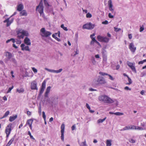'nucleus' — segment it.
<instances>
[{
    "mask_svg": "<svg viewBox=\"0 0 146 146\" xmlns=\"http://www.w3.org/2000/svg\"><path fill=\"white\" fill-rule=\"evenodd\" d=\"M17 35V37L19 38V39H16L15 42L17 44H20L21 42V41L20 40V39L23 38L25 36H28L29 34L27 32L24 30H21L18 32Z\"/></svg>",
    "mask_w": 146,
    "mask_h": 146,
    "instance_id": "obj_1",
    "label": "nucleus"
},
{
    "mask_svg": "<svg viewBox=\"0 0 146 146\" xmlns=\"http://www.w3.org/2000/svg\"><path fill=\"white\" fill-rule=\"evenodd\" d=\"M98 99L99 101L106 103L110 104L114 102V101L112 99L105 95L99 96Z\"/></svg>",
    "mask_w": 146,
    "mask_h": 146,
    "instance_id": "obj_2",
    "label": "nucleus"
},
{
    "mask_svg": "<svg viewBox=\"0 0 146 146\" xmlns=\"http://www.w3.org/2000/svg\"><path fill=\"white\" fill-rule=\"evenodd\" d=\"M41 35L43 37H47L51 35V33L48 31H46L44 28H42L40 30Z\"/></svg>",
    "mask_w": 146,
    "mask_h": 146,
    "instance_id": "obj_3",
    "label": "nucleus"
},
{
    "mask_svg": "<svg viewBox=\"0 0 146 146\" xmlns=\"http://www.w3.org/2000/svg\"><path fill=\"white\" fill-rule=\"evenodd\" d=\"M12 124L11 123L9 124L6 127L5 132L6 134V137L8 138L11 133L12 130L11 127Z\"/></svg>",
    "mask_w": 146,
    "mask_h": 146,
    "instance_id": "obj_4",
    "label": "nucleus"
},
{
    "mask_svg": "<svg viewBox=\"0 0 146 146\" xmlns=\"http://www.w3.org/2000/svg\"><path fill=\"white\" fill-rule=\"evenodd\" d=\"M94 82H96L95 84L96 85H99L105 84L106 82L103 77L99 76L97 80Z\"/></svg>",
    "mask_w": 146,
    "mask_h": 146,
    "instance_id": "obj_5",
    "label": "nucleus"
},
{
    "mask_svg": "<svg viewBox=\"0 0 146 146\" xmlns=\"http://www.w3.org/2000/svg\"><path fill=\"white\" fill-rule=\"evenodd\" d=\"M95 25L92 24L91 23L86 24L84 25L82 27L83 29H86L88 30L92 29L94 27Z\"/></svg>",
    "mask_w": 146,
    "mask_h": 146,
    "instance_id": "obj_6",
    "label": "nucleus"
},
{
    "mask_svg": "<svg viewBox=\"0 0 146 146\" xmlns=\"http://www.w3.org/2000/svg\"><path fill=\"white\" fill-rule=\"evenodd\" d=\"M98 41L101 42H108L109 40V39L106 37H103L100 35H98L97 37Z\"/></svg>",
    "mask_w": 146,
    "mask_h": 146,
    "instance_id": "obj_7",
    "label": "nucleus"
},
{
    "mask_svg": "<svg viewBox=\"0 0 146 146\" xmlns=\"http://www.w3.org/2000/svg\"><path fill=\"white\" fill-rule=\"evenodd\" d=\"M38 8V11L39 13L40 14H42L43 12L44 7L42 3V1H40L39 5L36 7V9H37Z\"/></svg>",
    "mask_w": 146,
    "mask_h": 146,
    "instance_id": "obj_8",
    "label": "nucleus"
},
{
    "mask_svg": "<svg viewBox=\"0 0 146 146\" xmlns=\"http://www.w3.org/2000/svg\"><path fill=\"white\" fill-rule=\"evenodd\" d=\"M31 88L32 90H37V82L35 80L32 81L31 83Z\"/></svg>",
    "mask_w": 146,
    "mask_h": 146,
    "instance_id": "obj_9",
    "label": "nucleus"
},
{
    "mask_svg": "<svg viewBox=\"0 0 146 146\" xmlns=\"http://www.w3.org/2000/svg\"><path fill=\"white\" fill-rule=\"evenodd\" d=\"M65 125L64 124H62L61 126V139L62 141H64V131Z\"/></svg>",
    "mask_w": 146,
    "mask_h": 146,
    "instance_id": "obj_10",
    "label": "nucleus"
},
{
    "mask_svg": "<svg viewBox=\"0 0 146 146\" xmlns=\"http://www.w3.org/2000/svg\"><path fill=\"white\" fill-rule=\"evenodd\" d=\"M46 81L45 80H44L42 83V85L40 90L39 94H42L44 90L46 87Z\"/></svg>",
    "mask_w": 146,
    "mask_h": 146,
    "instance_id": "obj_11",
    "label": "nucleus"
},
{
    "mask_svg": "<svg viewBox=\"0 0 146 146\" xmlns=\"http://www.w3.org/2000/svg\"><path fill=\"white\" fill-rule=\"evenodd\" d=\"M33 122V120L32 119H30L28 120L26 122V124H25V126H26L27 125H29V127L31 129H32V124Z\"/></svg>",
    "mask_w": 146,
    "mask_h": 146,
    "instance_id": "obj_12",
    "label": "nucleus"
},
{
    "mask_svg": "<svg viewBox=\"0 0 146 146\" xmlns=\"http://www.w3.org/2000/svg\"><path fill=\"white\" fill-rule=\"evenodd\" d=\"M129 48L130 50L133 52H135L136 48L133 43H131L129 44Z\"/></svg>",
    "mask_w": 146,
    "mask_h": 146,
    "instance_id": "obj_13",
    "label": "nucleus"
},
{
    "mask_svg": "<svg viewBox=\"0 0 146 146\" xmlns=\"http://www.w3.org/2000/svg\"><path fill=\"white\" fill-rule=\"evenodd\" d=\"M45 69L49 72H51L55 73H60V72H61L62 70V68L58 70H50V69H49L48 68H45Z\"/></svg>",
    "mask_w": 146,
    "mask_h": 146,
    "instance_id": "obj_14",
    "label": "nucleus"
},
{
    "mask_svg": "<svg viewBox=\"0 0 146 146\" xmlns=\"http://www.w3.org/2000/svg\"><path fill=\"white\" fill-rule=\"evenodd\" d=\"M135 127L133 125H128L126 126L123 127L122 129L120 130L121 131H125V130H129L130 129H133V127Z\"/></svg>",
    "mask_w": 146,
    "mask_h": 146,
    "instance_id": "obj_15",
    "label": "nucleus"
},
{
    "mask_svg": "<svg viewBox=\"0 0 146 146\" xmlns=\"http://www.w3.org/2000/svg\"><path fill=\"white\" fill-rule=\"evenodd\" d=\"M127 65L133 71L136 72L135 68L133 63L129 62L127 63Z\"/></svg>",
    "mask_w": 146,
    "mask_h": 146,
    "instance_id": "obj_16",
    "label": "nucleus"
},
{
    "mask_svg": "<svg viewBox=\"0 0 146 146\" xmlns=\"http://www.w3.org/2000/svg\"><path fill=\"white\" fill-rule=\"evenodd\" d=\"M21 50H25L26 51H30L29 47L28 46H25V45L23 44H22L21 45Z\"/></svg>",
    "mask_w": 146,
    "mask_h": 146,
    "instance_id": "obj_17",
    "label": "nucleus"
},
{
    "mask_svg": "<svg viewBox=\"0 0 146 146\" xmlns=\"http://www.w3.org/2000/svg\"><path fill=\"white\" fill-rule=\"evenodd\" d=\"M108 5L109 7L110 10L112 12H113V9L112 8L113 5L111 0H109L108 1Z\"/></svg>",
    "mask_w": 146,
    "mask_h": 146,
    "instance_id": "obj_18",
    "label": "nucleus"
},
{
    "mask_svg": "<svg viewBox=\"0 0 146 146\" xmlns=\"http://www.w3.org/2000/svg\"><path fill=\"white\" fill-rule=\"evenodd\" d=\"M24 42L25 44L27 45H30L31 44V42L30 39L27 37H26L24 40Z\"/></svg>",
    "mask_w": 146,
    "mask_h": 146,
    "instance_id": "obj_19",
    "label": "nucleus"
},
{
    "mask_svg": "<svg viewBox=\"0 0 146 146\" xmlns=\"http://www.w3.org/2000/svg\"><path fill=\"white\" fill-rule=\"evenodd\" d=\"M23 5L22 4H20L17 5V10L19 11H21L23 10Z\"/></svg>",
    "mask_w": 146,
    "mask_h": 146,
    "instance_id": "obj_20",
    "label": "nucleus"
},
{
    "mask_svg": "<svg viewBox=\"0 0 146 146\" xmlns=\"http://www.w3.org/2000/svg\"><path fill=\"white\" fill-rule=\"evenodd\" d=\"M5 56L8 59H10L12 57V55L11 52H7L5 53Z\"/></svg>",
    "mask_w": 146,
    "mask_h": 146,
    "instance_id": "obj_21",
    "label": "nucleus"
},
{
    "mask_svg": "<svg viewBox=\"0 0 146 146\" xmlns=\"http://www.w3.org/2000/svg\"><path fill=\"white\" fill-rule=\"evenodd\" d=\"M27 15V12L26 10H23L21 11L20 12V16H26Z\"/></svg>",
    "mask_w": 146,
    "mask_h": 146,
    "instance_id": "obj_22",
    "label": "nucleus"
},
{
    "mask_svg": "<svg viewBox=\"0 0 146 146\" xmlns=\"http://www.w3.org/2000/svg\"><path fill=\"white\" fill-rule=\"evenodd\" d=\"M24 89L23 88H21L20 89L17 88L16 89L17 92H18L19 93H23L24 92Z\"/></svg>",
    "mask_w": 146,
    "mask_h": 146,
    "instance_id": "obj_23",
    "label": "nucleus"
},
{
    "mask_svg": "<svg viewBox=\"0 0 146 146\" xmlns=\"http://www.w3.org/2000/svg\"><path fill=\"white\" fill-rule=\"evenodd\" d=\"M17 117V116L16 115L14 116H10L9 118V121L12 122Z\"/></svg>",
    "mask_w": 146,
    "mask_h": 146,
    "instance_id": "obj_24",
    "label": "nucleus"
},
{
    "mask_svg": "<svg viewBox=\"0 0 146 146\" xmlns=\"http://www.w3.org/2000/svg\"><path fill=\"white\" fill-rule=\"evenodd\" d=\"M111 140H107L106 141V146H111Z\"/></svg>",
    "mask_w": 146,
    "mask_h": 146,
    "instance_id": "obj_25",
    "label": "nucleus"
},
{
    "mask_svg": "<svg viewBox=\"0 0 146 146\" xmlns=\"http://www.w3.org/2000/svg\"><path fill=\"white\" fill-rule=\"evenodd\" d=\"M10 113L9 111H7L5 113L4 115L1 118H5Z\"/></svg>",
    "mask_w": 146,
    "mask_h": 146,
    "instance_id": "obj_26",
    "label": "nucleus"
},
{
    "mask_svg": "<svg viewBox=\"0 0 146 146\" xmlns=\"http://www.w3.org/2000/svg\"><path fill=\"white\" fill-rule=\"evenodd\" d=\"M86 106L87 108L89 110V111L91 113H93L94 112V110H90V108L88 104H86Z\"/></svg>",
    "mask_w": 146,
    "mask_h": 146,
    "instance_id": "obj_27",
    "label": "nucleus"
},
{
    "mask_svg": "<svg viewBox=\"0 0 146 146\" xmlns=\"http://www.w3.org/2000/svg\"><path fill=\"white\" fill-rule=\"evenodd\" d=\"M133 126L135 127H133V129H135V130L138 129L140 130H143V128L142 127H140L139 126H136L135 125H133Z\"/></svg>",
    "mask_w": 146,
    "mask_h": 146,
    "instance_id": "obj_28",
    "label": "nucleus"
},
{
    "mask_svg": "<svg viewBox=\"0 0 146 146\" xmlns=\"http://www.w3.org/2000/svg\"><path fill=\"white\" fill-rule=\"evenodd\" d=\"M106 117H105L103 119H99L98 120V123H102L106 119Z\"/></svg>",
    "mask_w": 146,
    "mask_h": 146,
    "instance_id": "obj_29",
    "label": "nucleus"
},
{
    "mask_svg": "<svg viewBox=\"0 0 146 146\" xmlns=\"http://www.w3.org/2000/svg\"><path fill=\"white\" fill-rule=\"evenodd\" d=\"M128 81L129 82L128 83H126V85H130L132 83V81L131 79L129 77L127 78Z\"/></svg>",
    "mask_w": 146,
    "mask_h": 146,
    "instance_id": "obj_30",
    "label": "nucleus"
},
{
    "mask_svg": "<svg viewBox=\"0 0 146 146\" xmlns=\"http://www.w3.org/2000/svg\"><path fill=\"white\" fill-rule=\"evenodd\" d=\"M13 21V20H12L9 21H9H8V22H7L6 26L7 27H9L11 24L12 23Z\"/></svg>",
    "mask_w": 146,
    "mask_h": 146,
    "instance_id": "obj_31",
    "label": "nucleus"
},
{
    "mask_svg": "<svg viewBox=\"0 0 146 146\" xmlns=\"http://www.w3.org/2000/svg\"><path fill=\"white\" fill-rule=\"evenodd\" d=\"M52 37L53 38H54L56 40L58 41H60V39L58 38L56 36L55 34H53L52 35Z\"/></svg>",
    "mask_w": 146,
    "mask_h": 146,
    "instance_id": "obj_32",
    "label": "nucleus"
},
{
    "mask_svg": "<svg viewBox=\"0 0 146 146\" xmlns=\"http://www.w3.org/2000/svg\"><path fill=\"white\" fill-rule=\"evenodd\" d=\"M60 27L65 31H67L68 30L66 27H64V25L63 24L61 25Z\"/></svg>",
    "mask_w": 146,
    "mask_h": 146,
    "instance_id": "obj_33",
    "label": "nucleus"
},
{
    "mask_svg": "<svg viewBox=\"0 0 146 146\" xmlns=\"http://www.w3.org/2000/svg\"><path fill=\"white\" fill-rule=\"evenodd\" d=\"M114 114L117 115H121L123 114V113L119 112H117L114 113Z\"/></svg>",
    "mask_w": 146,
    "mask_h": 146,
    "instance_id": "obj_34",
    "label": "nucleus"
},
{
    "mask_svg": "<svg viewBox=\"0 0 146 146\" xmlns=\"http://www.w3.org/2000/svg\"><path fill=\"white\" fill-rule=\"evenodd\" d=\"M15 139V138L14 137H12L11 138V139L8 142V143L10 144H11L13 142V141Z\"/></svg>",
    "mask_w": 146,
    "mask_h": 146,
    "instance_id": "obj_35",
    "label": "nucleus"
},
{
    "mask_svg": "<svg viewBox=\"0 0 146 146\" xmlns=\"http://www.w3.org/2000/svg\"><path fill=\"white\" fill-rule=\"evenodd\" d=\"M103 60L105 61H106L107 59L106 56L105 54H104L103 53Z\"/></svg>",
    "mask_w": 146,
    "mask_h": 146,
    "instance_id": "obj_36",
    "label": "nucleus"
},
{
    "mask_svg": "<svg viewBox=\"0 0 146 146\" xmlns=\"http://www.w3.org/2000/svg\"><path fill=\"white\" fill-rule=\"evenodd\" d=\"M28 134L30 136V138L32 139H35L33 137V136L31 135V133L30 131H28Z\"/></svg>",
    "mask_w": 146,
    "mask_h": 146,
    "instance_id": "obj_37",
    "label": "nucleus"
},
{
    "mask_svg": "<svg viewBox=\"0 0 146 146\" xmlns=\"http://www.w3.org/2000/svg\"><path fill=\"white\" fill-rule=\"evenodd\" d=\"M50 89H51V87L50 86H48V87L47 88V89H46V92H47V93H49L50 92Z\"/></svg>",
    "mask_w": 146,
    "mask_h": 146,
    "instance_id": "obj_38",
    "label": "nucleus"
},
{
    "mask_svg": "<svg viewBox=\"0 0 146 146\" xmlns=\"http://www.w3.org/2000/svg\"><path fill=\"white\" fill-rule=\"evenodd\" d=\"M13 87H14L13 86L9 88L7 92V93H8L10 92L11 91V90L13 88Z\"/></svg>",
    "mask_w": 146,
    "mask_h": 146,
    "instance_id": "obj_39",
    "label": "nucleus"
},
{
    "mask_svg": "<svg viewBox=\"0 0 146 146\" xmlns=\"http://www.w3.org/2000/svg\"><path fill=\"white\" fill-rule=\"evenodd\" d=\"M92 15L90 13H88L86 15V17L87 18H91L92 17Z\"/></svg>",
    "mask_w": 146,
    "mask_h": 146,
    "instance_id": "obj_40",
    "label": "nucleus"
},
{
    "mask_svg": "<svg viewBox=\"0 0 146 146\" xmlns=\"http://www.w3.org/2000/svg\"><path fill=\"white\" fill-rule=\"evenodd\" d=\"M99 74L102 75V76H104V75H108V74L102 72H99Z\"/></svg>",
    "mask_w": 146,
    "mask_h": 146,
    "instance_id": "obj_41",
    "label": "nucleus"
},
{
    "mask_svg": "<svg viewBox=\"0 0 146 146\" xmlns=\"http://www.w3.org/2000/svg\"><path fill=\"white\" fill-rule=\"evenodd\" d=\"M42 117H43V118L44 120L45 121L46 116V115H45L44 112L43 111L42 112Z\"/></svg>",
    "mask_w": 146,
    "mask_h": 146,
    "instance_id": "obj_42",
    "label": "nucleus"
},
{
    "mask_svg": "<svg viewBox=\"0 0 146 146\" xmlns=\"http://www.w3.org/2000/svg\"><path fill=\"white\" fill-rule=\"evenodd\" d=\"M114 30L115 31L118 32L121 30V29L120 28H118L116 27L114 28Z\"/></svg>",
    "mask_w": 146,
    "mask_h": 146,
    "instance_id": "obj_43",
    "label": "nucleus"
},
{
    "mask_svg": "<svg viewBox=\"0 0 146 146\" xmlns=\"http://www.w3.org/2000/svg\"><path fill=\"white\" fill-rule=\"evenodd\" d=\"M107 76H109V79L111 80H114V78H113L112 76H111V75L108 74V75Z\"/></svg>",
    "mask_w": 146,
    "mask_h": 146,
    "instance_id": "obj_44",
    "label": "nucleus"
},
{
    "mask_svg": "<svg viewBox=\"0 0 146 146\" xmlns=\"http://www.w3.org/2000/svg\"><path fill=\"white\" fill-rule=\"evenodd\" d=\"M32 70H33V72L35 73L37 72V70L34 67L32 68Z\"/></svg>",
    "mask_w": 146,
    "mask_h": 146,
    "instance_id": "obj_45",
    "label": "nucleus"
},
{
    "mask_svg": "<svg viewBox=\"0 0 146 146\" xmlns=\"http://www.w3.org/2000/svg\"><path fill=\"white\" fill-rule=\"evenodd\" d=\"M102 23L103 24L106 25L108 24V21L107 20H106L105 21L102 22Z\"/></svg>",
    "mask_w": 146,
    "mask_h": 146,
    "instance_id": "obj_46",
    "label": "nucleus"
},
{
    "mask_svg": "<svg viewBox=\"0 0 146 146\" xmlns=\"http://www.w3.org/2000/svg\"><path fill=\"white\" fill-rule=\"evenodd\" d=\"M108 17L110 18H113L114 17L110 13L108 14Z\"/></svg>",
    "mask_w": 146,
    "mask_h": 146,
    "instance_id": "obj_47",
    "label": "nucleus"
},
{
    "mask_svg": "<svg viewBox=\"0 0 146 146\" xmlns=\"http://www.w3.org/2000/svg\"><path fill=\"white\" fill-rule=\"evenodd\" d=\"M86 143V141L85 140L84 142H83L82 143V144H83V145H81V146H87Z\"/></svg>",
    "mask_w": 146,
    "mask_h": 146,
    "instance_id": "obj_48",
    "label": "nucleus"
},
{
    "mask_svg": "<svg viewBox=\"0 0 146 146\" xmlns=\"http://www.w3.org/2000/svg\"><path fill=\"white\" fill-rule=\"evenodd\" d=\"M129 142L130 143H134L135 142V141L134 139H131L129 141Z\"/></svg>",
    "mask_w": 146,
    "mask_h": 146,
    "instance_id": "obj_49",
    "label": "nucleus"
},
{
    "mask_svg": "<svg viewBox=\"0 0 146 146\" xmlns=\"http://www.w3.org/2000/svg\"><path fill=\"white\" fill-rule=\"evenodd\" d=\"M124 89L125 90H131V88H129L128 87V86H126L124 88Z\"/></svg>",
    "mask_w": 146,
    "mask_h": 146,
    "instance_id": "obj_50",
    "label": "nucleus"
},
{
    "mask_svg": "<svg viewBox=\"0 0 146 146\" xmlns=\"http://www.w3.org/2000/svg\"><path fill=\"white\" fill-rule=\"evenodd\" d=\"M79 51L77 50L75 52V53L74 55V56H75L76 54H78Z\"/></svg>",
    "mask_w": 146,
    "mask_h": 146,
    "instance_id": "obj_51",
    "label": "nucleus"
},
{
    "mask_svg": "<svg viewBox=\"0 0 146 146\" xmlns=\"http://www.w3.org/2000/svg\"><path fill=\"white\" fill-rule=\"evenodd\" d=\"M27 114L28 115L30 116L31 115V113L29 111H27Z\"/></svg>",
    "mask_w": 146,
    "mask_h": 146,
    "instance_id": "obj_52",
    "label": "nucleus"
},
{
    "mask_svg": "<svg viewBox=\"0 0 146 146\" xmlns=\"http://www.w3.org/2000/svg\"><path fill=\"white\" fill-rule=\"evenodd\" d=\"M75 125H73L72 127H71V128H72V130H74L75 129Z\"/></svg>",
    "mask_w": 146,
    "mask_h": 146,
    "instance_id": "obj_53",
    "label": "nucleus"
},
{
    "mask_svg": "<svg viewBox=\"0 0 146 146\" xmlns=\"http://www.w3.org/2000/svg\"><path fill=\"white\" fill-rule=\"evenodd\" d=\"M92 39V41H93V42H96L97 40H96L95 38H91Z\"/></svg>",
    "mask_w": 146,
    "mask_h": 146,
    "instance_id": "obj_54",
    "label": "nucleus"
},
{
    "mask_svg": "<svg viewBox=\"0 0 146 146\" xmlns=\"http://www.w3.org/2000/svg\"><path fill=\"white\" fill-rule=\"evenodd\" d=\"M144 30V28L143 27H141L140 29V32H142Z\"/></svg>",
    "mask_w": 146,
    "mask_h": 146,
    "instance_id": "obj_55",
    "label": "nucleus"
},
{
    "mask_svg": "<svg viewBox=\"0 0 146 146\" xmlns=\"http://www.w3.org/2000/svg\"><path fill=\"white\" fill-rule=\"evenodd\" d=\"M144 62L143 60L142 61H141L139 62L138 64H143Z\"/></svg>",
    "mask_w": 146,
    "mask_h": 146,
    "instance_id": "obj_56",
    "label": "nucleus"
},
{
    "mask_svg": "<svg viewBox=\"0 0 146 146\" xmlns=\"http://www.w3.org/2000/svg\"><path fill=\"white\" fill-rule=\"evenodd\" d=\"M9 18L3 21V22L4 23L7 22H7H8V21H9Z\"/></svg>",
    "mask_w": 146,
    "mask_h": 146,
    "instance_id": "obj_57",
    "label": "nucleus"
},
{
    "mask_svg": "<svg viewBox=\"0 0 146 146\" xmlns=\"http://www.w3.org/2000/svg\"><path fill=\"white\" fill-rule=\"evenodd\" d=\"M128 38L129 39H131L132 38V36L131 34H130L128 35Z\"/></svg>",
    "mask_w": 146,
    "mask_h": 146,
    "instance_id": "obj_58",
    "label": "nucleus"
},
{
    "mask_svg": "<svg viewBox=\"0 0 146 146\" xmlns=\"http://www.w3.org/2000/svg\"><path fill=\"white\" fill-rule=\"evenodd\" d=\"M11 41H12V42L13 43H14L15 42V39L13 38H11Z\"/></svg>",
    "mask_w": 146,
    "mask_h": 146,
    "instance_id": "obj_59",
    "label": "nucleus"
},
{
    "mask_svg": "<svg viewBox=\"0 0 146 146\" xmlns=\"http://www.w3.org/2000/svg\"><path fill=\"white\" fill-rule=\"evenodd\" d=\"M120 68V66L119 65H117L116 66V69L117 70H118Z\"/></svg>",
    "mask_w": 146,
    "mask_h": 146,
    "instance_id": "obj_60",
    "label": "nucleus"
},
{
    "mask_svg": "<svg viewBox=\"0 0 146 146\" xmlns=\"http://www.w3.org/2000/svg\"><path fill=\"white\" fill-rule=\"evenodd\" d=\"M48 93H47V92H46L44 95L45 97H48Z\"/></svg>",
    "mask_w": 146,
    "mask_h": 146,
    "instance_id": "obj_61",
    "label": "nucleus"
},
{
    "mask_svg": "<svg viewBox=\"0 0 146 146\" xmlns=\"http://www.w3.org/2000/svg\"><path fill=\"white\" fill-rule=\"evenodd\" d=\"M41 108L40 107L39 108V109L38 113L40 114H41Z\"/></svg>",
    "mask_w": 146,
    "mask_h": 146,
    "instance_id": "obj_62",
    "label": "nucleus"
},
{
    "mask_svg": "<svg viewBox=\"0 0 146 146\" xmlns=\"http://www.w3.org/2000/svg\"><path fill=\"white\" fill-rule=\"evenodd\" d=\"M11 74H12V77H13V78L15 76L13 75V71H11Z\"/></svg>",
    "mask_w": 146,
    "mask_h": 146,
    "instance_id": "obj_63",
    "label": "nucleus"
},
{
    "mask_svg": "<svg viewBox=\"0 0 146 146\" xmlns=\"http://www.w3.org/2000/svg\"><path fill=\"white\" fill-rule=\"evenodd\" d=\"M3 99L4 100H5V101L7 100V98L6 97V96H4V97H3Z\"/></svg>",
    "mask_w": 146,
    "mask_h": 146,
    "instance_id": "obj_64",
    "label": "nucleus"
}]
</instances>
